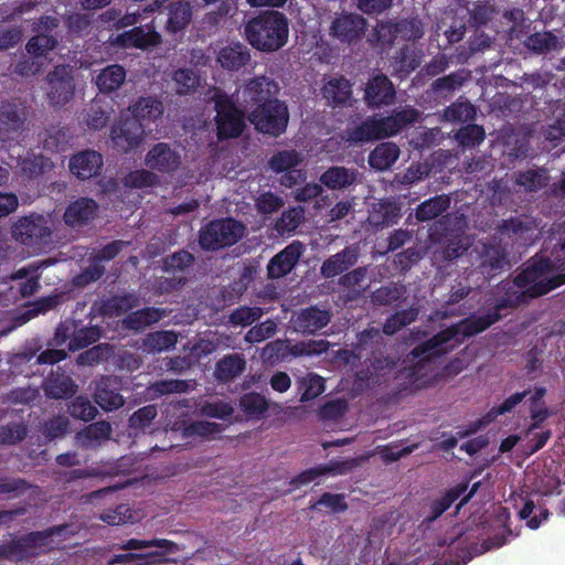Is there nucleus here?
<instances>
[{"label":"nucleus","mask_w":565,"mask_h":565,"mask_svg":"<svg viewBox=\"0 0 565 565\" xmlns=\"http://www.w3.org/2000/svg\"><path fill=\"white\" fill-rule=\"evenodd\" d=\"M499 320V313H494L492 309H489L484 315H472L447 327L430 339L417 344L411 351L414 365L401 370L399 376L408 380L411 384H415L420 376V370L426 363L447 354L461 344L465 339L486 331Z\"/></svg>","instance_id":"f257e3e1"},{"label":"nucleus","mask_w":565,"mask_h":565,"mask_svg":"<svg viewBox=\"0 0 565 565\" xmlns=\"http://www.w3.org/2000/svg\"><path fill=\"white\" fill-rule=\"evenodd\" d=\"M419 111L412 106L394 109L388 116H367L345 130V141L350 146H363L399 134L406 126L416 122Z\"/></svg>","instance_id":"f03ea898"},{"label":"nucleus","mask_w":565,"mask_h":565,"mask_svg":"<svg viewBox=\"0 0 565 565\" xmlns=\"http://www.w3.org/2000/svg\"><path fill=\"white\" fill-rule=\"evenodd\" d=\"M244 34L247 42L257 51L273 53L287 44L289 20L284 12L264 10L246 22Z\"/></svg>","instance_id":"7ed1b4c3"},{"label":"nucleus","mask_w":565,"mask_h":565,"mask_svg":"<svg viewBox=\"0 0 565 565\" xmlns=\"http://www.w3.org/2000/svg\"><path fill=\"white\" fill-rule=\"evenodd\" d=\"M553 263L548 257H533L524 264L514 277L515 284L526 290L527 297L534 299L565 284V275L547 277L553 271Z\"/></svg>","instance_id":"20e7f679"},{"label":"nucleus","mask_w":565,"mask_h":565,"mask_svg":"<svg viewBox=\"0 0 565 565\" xmlns=\"http://www.w3.org/2000/svg\"><path fill=\"white\" fill-rule=\"evenodd\" d=\"M67 529V524L54 525L43 531L30 532L10 542L0 544V559L28 561L39 555L49 544L51 537L64 535Z\"/></svg>","instance_id":"39448f33"},{"label":"nucleus","mask_w":565,"mask_h":565,"mask_svg":"<svg viewBox=\"0 0 565 565\" xmlns=\"http://www.w3.org/2000/svg\"><path fill=\"white\" fill-rule=\"evenodd\" d=\"M245 230V225L233 217L213 220L200 231V247L205 252H216L233 246L244 236Z\"/></svg>","instance_id":"423d86ee"},{"label":"nucleus","mask_w":565,"mask_h":565,"mask_svg":"<svg viewBox=\"0 0 565 565\" xmlns=\"http://www.w3.org/2000/svg\"><path fill=\"white\" fill-rule=\"evenodd\" d=\"M216 111V135L218 140L239 137L246 125L245 114L233 98L222 90H216L212 97Z\"/></svg>","instance_id":"0eeeda50"},{"label":"nucleus","mask_w":565,"mask_h":565,"mask_svg":"<svg viewBox=\"0 0 565 565\" xmlns=\"http://www.w3.org/2000/svg\"><path fill=\"white\" fill-rule=\"evenodd\" d=\"M248 119L257 131L271 137H279L287 129L289 109L285 102L274 98L255 107Z\"/></svg>","instance_id":"6e6552de"},{"label":"nucleus","mask_w":565,"mask_h":565,"mask_svg":"<svg viewBox=\"0 0 565 565\" xmlns=\"http://www.w3.org/2000/svg\"><path fill=\"white\" fill-rule=\"evenodd\" d=\"M367 21L355 12L335 13L329 25V36L341 44H356L365 35Z\"/></svg>","instance_id":"1a4fd4ad"},{"label":"nucleus","mask_w":565,"mask_h":565,"mask_svg":"<svg viewBox=\"0 0 565 565\" xmlns=\"http://www.w3.org/2000/svg\"><path fill=\"white\" fill-rule=\"evenodd\" d=\"M475 252L478 267L487 279L494 277L509 265L507 248L495 236L487 242H480L476 245Z\"/></svg>","instance_id":"9d476101"},{"label":"nucleus","mask_w":565,"mask_h":565,"mask_svg":"<svg viewBox=\"0 0 565 565\" xmlns=\"http://www.w3.org/2000/svg\"><path fill=\"white\" fill-rule=\"evenodd\" d=\"M154 547V550L140 553V564L141 565H154V564H167L170 563L168 556L170 554H174L180 551L179 545L167 539H152V540H139V539H129L120 548L124 551H135Z\"/></svg>","instance_id":"9b49d317"},{"label":"nucleus","mask_w":565,"mask_h":565,"mask_svg":"<svg viewBox=\"0 0 565 565\" xmlns=\"http://www.w3.org/2000/svg\"><path fill=\"white\" fill-rule=\"evenodd\" d=\"M13 237L26 246L46 243L51 236V228L43 215L31 214L21 217L12 228Z\"/></svg>","instance_id":"f8f14e48"},{"label":"nucleus","mask_w":565,"mask_h":565,"mask_svg":"<svg viewBox=\"0 0 565 565\" xmlns=\"http://www.w3.org/2000/svg\"><path fill=\"white\" fill-rule=\"evenodd\" d=\"M146 126L138 119L130 116L121 117L120 120L111 127L110 137L114 145L122 152L140 146L145 138Z\"/></svg>","instance_id":"ddd939ff"},{"label":"nucleus","mask_w":565,"mask_h":565,"mask_svg":"<svg viewBox=\"0 0 565 565\" xmlns=\"http://www.w3.org/2000/svg\"><path fill=\"white\" fill-rule=\"evenodd\" d=\"M47 98L53 106H64L73 97L75 85L71 72L64 65H57L47 76Z\"/></svg>","instance_id":"4468645a"},{"label":"nucleus","mask_w":565,"mask_h":565,"mask_svg":"<svg viewBox=\"0 0 565 565\" xmlns=\"http://www.w3.org/2000/svg\"><path fill=\"white\" fill-rule=\"evenodd\" d=\"M182 163L181 154L167 142L153 145L145 157V164L152 171L173 174Z\"/></svg>","instance_id":"2eb2a0df"},{"label":"nucleus","mask_w":565,"mask_h":565,"mask_svg":"<svg viewBox=\"0 0 565 565\" xmlns=\"http://www.w3.org/2000/svg\"><path fill=\"white\" fill-rule=\"evenodd\" d=\"M303 253L305 245L300 241H292L269 259L267 277L269 279H279L290 274Z\"/></svg>","instance_id":"dca6fc26"},{"label":"nucleus","mask_w":565,"mask_h":565,"mask_svg":"<svg viewBox=\"0 0 565 565\" xmlns=\"http://www.w3.org/2000/svg\"><path fill=\"white\" fill-rule=\"evenodd\" d=\"M122 381L115 375H104L96 381L94 399L104 411L111 412L120 408L125 404V398L120 394Z\"/></svg>","instance_id":"f3484780"},{"label":"nucleus","mask_w":565,"mask_h":565,"mask_svg":"<svg viewBox=\"0 0 565 565\" xmlns=\"http://www.w3.org/2000/svg\"><path fill=\"white\" fill-rule=\"evenodd\" d=\"M395 97V86L385 74H377L367 81L363 98L369 108L390 106Z\"/></svg>","instance_id":"a211bd4d"},{"label":"nucleus","mask_w":565,"mask_h":565,"mask_svg":"<svg viewBox=\"0 0 565 565\" xmlns=\"http://www.w3.org/2000/svg\"><path fill=\"white\" fill-rule=\"evenodd\" d=\"M103 156L95 150H82L74 153L68 161L70 172L79 180L97 177L103 168Z\"/></svg>","instance_id":"6ab92c4d"},{"label":"nucleus","mask_w":565,"mask_h":565,"mask_svg":"<svg viewBox=\"0 0 565 565\" xmlns=\"http://www.w3.org/2000/svg\"><path fill=\"white\" fill-rule=\"evenodd\" d=\"M402 217V204L395 199H381L373 203L367 222L375 230H383L398 223Z\"/></svg>","instance_id":"aec40b11"},{"label":"nucleus","mask_w":565,"mask_h":565,"mask_svg":"<svg viewBox=\"0 0 565 565\" xmlns=\"http://www.w3.org/2000/svg\"><path fill=\"white\" fill-rule=\"evenodd\" d=\"M497 294L499 297L495 299L492 310L499 313L500 320L503 317V311L510 308H516L522 303H526L531 298L527 297L526 290L519 287L513 280H502L497 286Z\"/></svg>","instance_id":"412c9836"},{"label":"nucleus","mask_w":565,"mask_h":565,"mask_svg":"<svg viewBox=\"0 0 565 565\" xmlns=\"http://www.w3.org/2000/svg\"><path fill=\"white\" fill-rule=\"evenodd\" d=\"M330 320V311L310 306L298 312L294 321V328L302 334H315L327 327Z\"/></svg>","instance_id":"4be33fe9"},{"label":"nucleus","mask_w":565,"mask_h":565,"mask_svg":"<svg viewBox=\"0 0 565 565\" xmlns=\"http://www.w3.org/2000/svg\"><path fill=\"white\" fill-rule=\"evenodd\" d=\"M43 391L46 397L52 399H65L72 397L77 385L74 380L67 375L61 367L51 374L43 382Z\"/></svg>","instance_id":"5701e85b"},{"label":"nucleus","mask_w":565,"mask_h":565,"mask_svg":"<svg viewBox=\"0 0 565 565\" xmlns=\"http://www.w3.org/2000/svg\"><path fill=\"white\" fill-rule=\"evenodd\" d=\"M116 43L122 47L146 50L161 43V35L153 26L145 31L143 26H135L117 35Z\"/></svg>","instance_id":"b1692460"},{"label":"nucleus","mask_w":565,"mask_h":565,"mask_svg":"<svg viewBox=\"0 0 565 565\" xmlns=\"http://www.w3.org/2000/svg\"><path fill=\"white\" fill-rule=\"evenodd\" d=\"M277 89V84L266 76L250 78L243 88L244 102L257 107L259 104L273 100Z\"/></svg>","instance_id":"393cba45"},{"label":"nucleus","mask_w":565,"mask_h":565,"mask_svg":"<svg viewBox=\"0 0 565 565\" xmlns=\"http://www.w3.org/2000/svg\"><path fill=\"white\" fill-rule=\"evenodd\" d=\"M20 174L24 181L40 183L42 178L54 168L53 161L42 153H28L19 162Z\"/></svg>","instance_id":"a878e982"},{"label":"nucleus","mask_w":565,"mask_h":565,"mask_svg":"<svg viewBox=\"0 0 565 565\" xmlns=\"http://www.w3.org/2000/svg\"><path fill=\"white\" fill-rule=\"evenodd\" d=\"M352 469L351 461H331L328 465H320L310 469H307L290 480V486L294 489H298L301 486H306L317 478L326 475H344Z\"/></svg>","instance_id":"bb28decb"},{"label":"nucleus","mask_w":565,"mask_h":565,"mask_svg":"<svg viewBox=\"0 0 565 565\" xmlns=\"http://www.w3.org/2000/svg\"><path fill=\"white\" fill-rule=\"evenodd\" d=\"M321 94L328 105L344 106L352 97V84L342 75L330 77L324 82Z\"/></svg>","instance_id":"cd10ccee"},{"label":"nucleus","mask_w":565,"mask_h":565,"mask_svg":"<svg viewBox=\"0 0 565 565\" xmlns=\"http://www.w3.org/2000/svg\"><path fill=\"white\" fill-rule=\"evenodd\" d=\"M469 488V481H463L448 489L440 498L429 502L428 514L424 519V523L430 524L440 518Z\"/></svg>","instance_id":"c85d7f7f"},{"label":"nucleus","mask_w":565,"mask_h":565,"mask_svg":"<svg viewBox=\"0 0 565 565\" xmlns=\"http://www.w3.org/2000/svg\"><path fill=\"white\" fill-rule=\"evenodd\" d=\"M385 347L382 332L377 328H367L361 331L356 337L354 352L356 358L371 360L372 355L382 353Z\"/></svg>","instance_id":"c756f323"},{"label":"nucleus","mask_w":565,"mask_h":565,"mask_svg":"<svg viewBox=\"0 0 565 565\" xmlns=\"http://www.w3.org/2000/svg\"><path fill=\"white\" fill-rule=\"evenodd\" d=\"M216 60L226 71H239L250 61V52L245 44L231 43L218 51Z\"/></svg>","instance_id":"7c9ffc66"},{"label":"nucleus","mask_w":565,"mask_h":565,"mask_svg":"<svg viewBox=\"0 0 565 565\" xmlns=\"http://www.w3.org/2000/svg\"><path fill=\"white\" fill-rule=\"evenodd\" d=\"M97 209L98 205L93 199L81 198L68 204L64 221L71 226L85 225L94 217Z\"/></svg>","instance_id":"2f4dec72"},{"label":"nucleus","mask_w":565,"mask_h":565,"mask_svg":"<svg viewBox=\"0 0 565 565\" xmlns=\"http://www.w3.org/2000/svg\"><path fill=\"white\" fill-rule=\"evenodd\" d=\"M358 175L356 169L333 166L320 175V182L330 190H343L353 185L358 180Z\"/></svg>","instance_id":"473e14b6"},{"label":"nucleus","mask_w":565,"mask_h":565,"mask_svg":"<svg viewBox=\"0 0 565 565\" xmlns=\"http://www.w3.org/2000/svg\"><path fill=\"white\" fill-rule=\"evenodd\" d=\"M130 117L138 119L139 122L146 125L154 121L163 114L162 102L156 97L141 96L132 105L129 106Z\"/></svg>","instance_id":"72a5a7b5"},{"label":"nucleus","mask_w":565,"mask_h":565,"mask_svg":"<svg viewBox=\"0 0 565 565\" xmlns=\"http://www.w3.org/2000/svg\"><path fill=\"white\" fill-rule=\"evenodd\" d=\"M166 0H153L152 2L146 4L142 10H138L136 12H127L126 14L117 18L118 13L115 9H108L104 14L105 21H115L114 26L116 29H124L127 26L135 25L141 18H147L150 14L158 11L163 4Z\"/></svg>","instance_id":"f704fd0d"},{"label":"nucleus","mask_w":565,"mask_h":565,"mask_svg":"<svg viewBox=\"0 0 565 565\" xmlns=\"http://www.w3.org/2000/svg\"><path fill=\"white\" fill-rule=\"evenodd\" d=\"M450 198L439 194L423 201L415 209V218L419 223L429 222L445 213L450 206Z\"/></svg>","instance_id":"c9c22d12"},{"label":"nucleus","mask_w":565,"mask_h":565,"mask_svg":"<svg viewBox=\"0 0 565 565\" xmlns=\"http://www.w3.org/2000/svg\"><path fill=\"white\" fill-rule=\"evenodd\" d=\"M164 311L154 307H146L129 312L122 320V324L128 330L141 331L159 322L163 318Z\"/></svg>","instance_id":"e433bc0d"},{"label":"nucleus","mask_w":565,"mask_h":565,"mask_svg":"<svg viewBox=\"0 0 565 565\" xmlns=\"http://www.w3.org/2000/svg\"><path fill=\"white\" fill-rule=\"evenodd\" d=\"M126 70L120 64H111L98 73L96 76L95 83L99 92L102 93H113L121 87V85L126 81Z\"/></svg>","instance_id":"4c0bfd02"},{"label":"nucleus","mask_w":565,"mask_h":565,"mask_svg":"<svg viewBox=\"0 0 565 565\" xmlns=\"http://www.w3.org/2000/svg\"><path fill=\"white\" fill-rule=\"evenodd\" d=\"M356 260L358 255L347 247L322 263L321 274L326 278H333L353 266Z\"/></svg>","instance_id":"58836bf2"},{"label":"nucleus","mask_w":565,"mask_h":565,"mask_svg":"<svg viewBox=\"0 0 565 565\" xmlns=\"http://www.w3.org/2000/svg\"><path fill=\"white\" fill-rule=\"evenodd\" d=\"M26 116V108L20 102L11 100L0 105V124L17 134L23 128Z\"/></svg>","instance_id":"ea45409f"},{"label":"nucleus","mask_w":565,"mask_h":565,"mask_svg":"<svg viewBox=\"0 0 565 565\" xmlns=\"http://www.w3.org/2000/svg\"><path fill=\"white\" fill-rule=\"evenodd\" d=\"M245 367L246 361L242 354H226L216 363L215 376L220 382L227 383L239 376Z\"/></svg>","instance_id":"a19ab883"},{"label":"nucleus","mask_w":565,"mask_h":565,"mask_svg":"<svg viewBox=\"0 0 565 565\" xmlns=\"http://www.w3.org/2000/svg\"><path fill=\"white\" fill-rule=\"evenodd\" d=\"M399 148L394 142H382L377 145L369 156V164L379 171L390 169L399 157Z\"/></svg>","instance_id":"79ce46f5"},{"label":"nucleus","mask_w":565,"mask_h":565,"mask_svg":"<svg viewBox=\"0 0 565 565\" xmlns=\"http://www.w3.org/2000/svg\"><path fill=\"white\" fill-rule=\"evenodd\" d=\"M192 20V7L185 1H173L168 6L167 30L178 33L185 29Z\"/></svg>","instance_id":"37998d69"},{"label":"nucleus","mask_w":565,"mask_h":565,"mask_svg":"<svg viewBox=\"0 0 565 565\" xmlns=\"http://www.w3.org/2000/svg\"><path fill=\"white\" fill-rule=\"evenodd\" d=\"M111 425L106 420L95 422L77 434L82 446L93 448L110 438Z\"/></svg>","instance_id":"c03bdc74"},{"label":"nucleus","mask_w":565,"mask_h":565,"mask_svg":"<svg viewBox=\"0 0 565 565\" xmlns=\"http://www.w3.org/2000/svg\"><path fill=\"white\" fill-rule=\"evenodd\" d=\"M297 391L299 394V401L301 403L310 402L320 396L324 390V380L318 374L308 373L307 375L299 377L296 382Z\"/></svg>","instance_id":"a18cd8bd"},{"label":"nucleus","mask_w":565,"mask_h":565,"mask_svg":"<svg viewBox=\"0 0 565 565\" xmlns=\"http://www.w3.org/2000/svg\"><path fill=\"white\" fill-rule=\"evenodd\" d=\"M139 305V298L135 294H124L113 296L106 299L102 305V311L107 316H120L136 308Z\"/></svg>","instance_id":"49530a36"},{"label":"nucleus","mask_w":565,"mask_h":565,"mask_svg":"<svg viewBox=\"0 0 565 565\" xmlns=\"http://www.w3.org/2000/svg\"><path fill=\"white\" fill-rule=\"evenodd\" d=\"M194 260L195 258L192 253L186 249H180L167 255L162 259V270L184 276L189 268L193 266Z\"/></svg>","instance_id":"de8ad7c7"},{"label":"nucleus","mask_w":565,"mask_h":565,"mask_svg":"<svg viewBox=\"0 0 565 565\" xmlns=\"http://www.w3.org/2000/svg\"><path fill=\"white\" fill-rule=\"evenodd\" d=\"M466 71L452 72L448 75L438 77L431 83V90L437 96L446 97L462 86L467 81Z\"/></svg>","instance_id":"09e8293b"},{"label":"nucleus","mask_w":565,"mask_h":565,"mask_svg":"<svg viewBox=\"0 0 565 565\" xmlns=\"http://www.w3.org/2000/svg\"><path fill=\"white\" fill-rule=\"evenodd\" d=\"M175 92L180 96L193 94L200 85V76L191 67H180L172 74Z\"/></svg>","instance_id":"8fccbe9b"},{"label":"nucleus","mask_w":565,"mask_h":565,"mask_svg":"<svg viewBox=\"0 0 565 565\" xmlns=\"http://www.w3.org/2000/svg\"><path fill=\"white\" fill-rule=\"evenodd\" d=\"M547 172L544 168L519 171L515 174V183L527 192H536L547 184Z\"/></svg>","instance_id":"3c124183"},{"label":"nucleus","mask_w":565,"mask_h":565,"mask_svg":"<svg viewBox=\"0 0 565 565\" xmlns=\"http://www.w3.org/2000/svg\"><path fill=\"white\" fill-rule=\"evenodd\" d=\"M178 334L173 330H160L150 332L143 340V345L149 352H162L175 347Z\"/></svg>","instance_id":"603ef678"},{"label":"nucleus","mask_w":565,"mask_h":565,"mask_svg":"<svg viewBox=\"0 0 565 565\" xmlns=\"http://www.w3.org/2000/svg\"><path fill=\"white\" fill-rule=\"evenodd\" d=\"M499 232L513 242L526 241L530 233L533 232V225L531 222L523 221L520 217H510L499 225Z\"/></svg>","instance_id":"864d4df0"},{"label":"nucleus","mask_w":565,"mask_h":565,"mask_svg":"<svg viewBox=\"0 0 565 565\" xmlns=\"http://www.w3.org/2000/svg\"><path fill=\"white\" fill-rule=\"evenodd\" d=\"M365 276L366 268L358 267L340 277L339 285L348 290L347 298L349 300H355L361 297L365 290V288L361 286L362 281L365 279Z\"/></svg>","instance_id":"5fc2aeb1"},{"label":"nucleus","mask_w":565,"mask_h":565,"mask_svg":"<svg viewBox=\"0 0 565 565\" xmlns=\"http://www.w3.org/2000/svg\"><path fill=\"white\" fill-rule=\"evenodd\" d=\"M305 218V210L301 206L290 207L284 211L275 222L274 228L280 235L295 232Z\"/></svg>","instance_id":"6e6d98bb"},{"label":"nucleus","mask_w":565,"mask_h":565,"mask_svg":"<svg viewBox=\"0 0 565 565\" xmlns=\"http://www.w3.org/2000/svg\"><path fill=\"white\" fill-rule=\"evenodd\" d=\"M239 408L249 417L260 418L268 411V402L257 392L245 393L239 397Z\"/></svg>","instance_id":"4d7b16f0"},{"label":"nucleus","mask_w":565,"mask_h":565,"mask_svg":"<svg viewBox=\"0 0 565 565\" xmlns=\"http://www.w3.org/2000/svg\"><path fill=\"white\" fill-rule=\"evenodd\" d=\"M102 331L97 326L78 327L76 322V331L71 341L67 343L70 351L75 352L97 342L100 339Z\"/></svg>","instance_id":"13d9d810"},{"label":"nucleus","mask_w":565,"mask_h":565,"mask_svg":"<svg viewBox=\"0 0 565 565\" xmlns=\"http://www.w3.org/2000/svg\"><path fill=\"white\" fill-rule=\"evenodd\" d=\"M420 64L415 51L408 45L399 49L393 60L394 73L405 76L415 71Z\"/></svg>","instance_id":"bf43d9fd"},{"label":"nucleus","mask_w":565,"mask_h":565,"mask_svg":"<svg viewBox=\"0 0 565 565\" xmlns=\"http://www.w3.org/2000/svg\"><path fill=\"white\" fill-rule=\"evenodd\" d=\"M33 484L23 478L0 475V498L15 499L23 495Z\"/></svg>","instance_id":"052dcab7"},{"label":"nucleus","mask_w":565,"mask_h":565,"mask_svg":"<svg viewBox=\"0 0 565 565\" xmlns=\"http://www.w3.org/2000/svg\"><path fill=\"white\" fill-rule=\"evenodd\" d=\"M57 39L54 35L39 33L28 41L25 50L34 57H44L57 46Z\"/></svg>","instance_id":"680f3d73"},{"label":"nucleus","mask_w":565,"mask_h":565,"mask_svg":"<svg viewBox=\"0 0 565 565\" xmlns=\"http://www.w3.org/2000/svg\"><path fill=\"white\" fill-rule=\"evenodd\" d=\"M558 43L557 36L552 32H535L530 34L524 41V45L532 52L537 54L546 53L556 49Z\"/></svg>","instance_id":"e2e57ef3"},{"label":"nucleus","mask_w":565,"mask_h":565,"mask_svg":"<svg viewBox=\"0 0 565 565\" xmlns=\"http://www.w3.org/2000/svg\"><path fill=\"white\" fill-rule=\"evenodd\" d=\"M300 161V156L296 150H280L269 159L268 167L275 173H282L296 168Z\"/></svg>","instance_id":"0e129e2a"},{"label":"nucleus","mask_w":565,"mask_h":565,"mask_svg":"<svg viewBox=\"0 0 565 565\" xmlns=\"http://www.w3.org/2000/svg\"><path fill=\"white\" fill-rule=\"evenodd\" d=\"M476 107L468 100L456 102L445 109L444 116L448 121L468 122L475 120Z\"/></svg>","instance_id":"69168bd1"},{"label":"nucleus","mask_w":565,"mask_h":565,"mask_svg":"<svg viewBox=\"0 0 565 565\" xmlns=\"http://www.w3.org/2000/svg\"><path fill=\"white\" fill-rule=\"evenodd\" d=\"M486 138V131L482 126L468 124L457 130L455 139L462 147L472 148L479 146Z\"/></svg>","instance_id":"338daca9"},{"label":"nucleus","mask_w":565,"mask_h":565,"mask_svg":"<svg viewBox=\"0 0 565 565\" xmlns=\"http://www.w3.org/2000/svg\"><path fill=\"white\" fill-rule=\"evenodd\" d=\"M43 148L51 152H62L67 146V134L63 128L51 127L41 134Z\"/></svg>","instance_id":"774afa93"}]
</instances>
